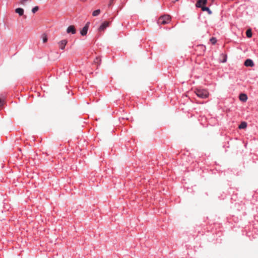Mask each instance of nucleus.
<instances>
[{"mask_svg":"<svg viewBox=\"0 0 258 258\" xmlns=\"http://www.w3.org/2000/svg\"><path fill=\"white\" fill-rule=\"evenodd\" d=\"M195 92L198 97L202 99H205L209 96L208 91L204 89L197 88L195 90Z\"/></svg>","mask_w":258,"mask_h":258,"instance_id":"nucleus-1","label":"nucleus"},{"mask_svg":"<svg viewBox=\"0 0 258 258\" xmlns=\"http://www.w3.org/2000/svg\"><path fill=\"white\" fill-rule=\"evenodd\" d=\"M170 20V17L169 15H164L160 18L159 21L161 24H166L169 23Z\"/></svg>","mask_w":258,"mask_h":258,"instance_id":"nucleus-2","label":"nucleus"},{"mask_svg":"<svg viewBox=\"0 0 258 258\" xmlns=\"http://www.w3.org/2000/svg\"><path fill=\"white\" fill-rule=\"evenodd\" d=\"M90 24V23L89 22H87L82 29L80 31V34L82 36H85L87 34Z\"/></svg>","mask_w":258,"mask_h":258,"instance_id":"nucleus-3","label":"nucleus"},{"mask_svg":"<svg viewBox=\"0 0 258 258\" xmlns=\"http://www.w3.org/2000/svg\"><path fill=\"white\" fill-rule=\"evenodd\" d=\"M207 3V0H198L196 7L197 8H202Z\"/></svg>","mask_w":258,"mask_h":258,"instance_id":"nucleus-4","label":"nucleus"},{"mask_svg":"<svg viewBox=\"0 0 258 258\" xmlns=\"http://www.w3.org/2000/svg\"><path fill=\"white\" fill-rule=\"evenodd\" d=\"M110 22L108 21H104L103 23H101L99 27V30L100 31H103L105 30L107 27H108L109 26Z\"/></svg>","mask_w":258,"mask_h":258,"instance_id":"nucleus-5","label":"nucleus"},{"mask_svg":"<svg viewBox=\"0 0 258 258\" xmlns=\"http://www.w3.org/2000/svg\"><path fill=\"white\" fill-rule=\"evenodd\" d=\"M244 64L246 67H252L254 66V63L253 60L250 58L246 59L244 63Z\"/></svg>","mask_w":258,"mask_h":258,"instance_id":"nucleus-6","label":"nucleus"},{"mask_svg":"<svg viewBox=\"0 0 258 258\" xmlns=\"http://www.w3.org/2000/svg\"><path fill=\"white\" fill-rule=\"evenodd\" d=\"M67 32L68 33H71L72 34H75L76 33V30L75 27L73 25L69 26L67 29Z\"/></svg>","mask_w":258,"mask_h":258,"instance_id":"nucleus-7","label":"nucleus"},{"mask_svg":"<svg viewBox=\"0 0 258 258\" xmlns=\"http://www.w3.org/2000/svg\"><path fill=\"white\" fill-rule=\"evenodd\" d=\"M67 40H62L58 42V44L59 46V48L61 50H63L65 48V46L67 43Z\"/></svg>","mask_w":258,"mask_h":258,"instance_id":"nucleus-8","label":"nucleus"},{"mask_svg":"<svg viewBox=\"0 0 258 258\" xmlns=\"http://www.w3.org/2000/svg\"><path fill=\"white\" fill-rule=\"evenodd\" d=\"M248 99L247 96L245 93H241L239 95V100L242 102H245Z\"/></svg>","mask_w":258,"mask_h":258,"instance_id":"nucleus-9","label":"nucleus"},{"mask_svg":"<svg viewBox=\"0 0 258 258\" xmlns=\"http://www.w3.org/2000/svg\"><path fill=\"white\" fill-rule=\"evenodd\" d=\"M15 12L19 14V16H22L24 14V9L21 8H18L15 9Z\"/></svg>","mask_w":258,"mask_h":258,"instance_id":"nucleus-10","label":"nucleus"},{"mask_svg":"<svg viewBox=\"0 0 258 258\" xmlns=\"http://www.w3.org/2000/svg\"><path fill=\"white\" fill-rule=\"evenodd\" d=\"M202 10L204 12H207L209 15L212 14V11L210 9V8L208 7L204 6L202 7Z\"/></svg>","mask_w":258,"mask_h":258,"instance_id":"nucleus-11","label":"nucleus"},{"mask_svg":"<svg viewBox=\"0 0 258 258\" xmlns=\"http://www.w3.org/2000/svg\"><path fill=\"white\" fill-rule=\"evenodd\" d=\"M247 124L245 121H242L238 126L239 129H244L247 127Z\"/></svg>","mask_w":258,"mask_h":258,"instance_id":"nucleus-12","label":"nucleus"},{"mask_svg":"<svg viewBox=\"0 0 258 258\" xmlns=\"http://www.w3.org/2000/svg\"><path fill=\"white\" fill-rule=\"evenodd\" d=\"M246 35L247 37H248V38L251 37H252L251 30L250 29L247 30L246 32Z\"/></svg>","mask_w":258,"mask_h":258,"instance_id":"nucleus-13","label":"nucleus"},{"mask_svg":"<svg viewBox=\"0 0 258 258\" xmlns=\"http://www.w3.org/2000/svg\"><path fill=\"white\" fill-rule=\"evenodd\" d=\"M100 13V9H97V10H96L93 11V12L92 13V15L93 16H97L98 15H99Z\"/></svg>","mask_w":258,"mask_h":258,"instance_id":"nucleus-14","label":"nucleus"},{"mask_svg":"<svg viewBox=\"0 0 258 258\" xmlns=\"http://www.w3.org/2000/svg\"><path fill=\"white\" fill-rule=\"evenodd\" d=\"M222 55L223 56L224 58H223V59L222 60H221V62L225 63L227 61V55L226 54H224L223 53H222Z\"/></svg>","mask_w":258,"mask_h":258,"instance_id":"nucleus-15","label":"nucleus"},{"mask_svg":"<svg viewBox=\"0 0 258 258\" xmlns=\"http://www.w3.org/2000/svg\"><path fill=\"white\" fill-rule=\"evenodd\" d=\"M210 41H211L212 44H215L217 42V39L215 37H212L210 39Z\"/></svg>","mask_w":258,"mask_h":258,"instance_id":"nucleus-16","label":"nucleus"},{"mask_svg":"<svg viewBox=\"0 0 258 258\" xmlns=\"http://www.w3.org/2000/svg\"><path fill=\"white\" fill-rule=\"evenodd\" d=\"M39 10V7L38 6H35L32 9V12L33 13H35Z\"/></svg>","mask_w":258,"mask_h":258,"instance_id":"nucleus-17","label":"nucleus"},{"mask_svg":"<svg viewBox=\"0 0 258 258\" xmlns=\"http://www.w3.org/2000/svg\"><path fill=\"white\" fill-rule=\"evenodd\" d=\"M47 40V38L46 37V36H45L43 37V42L44 43L46 42Z\"/></svg>","mask_w":258,"mask_h":258,"instance_id":"nucleus-18","label":"nucleus"},{"mask_svg":"<svg viewBox=\"0 0 258 258\" xmlns=\"http://www.w3.org/2000/svg\"><path fill=\"white\" fill-rule=\"evenodd\" d=\"M113 1H114V0H110L109 3L108 4L109 7H110L112 5Z\"/></svg>","mask_w":258,"mask_h":258,"instance_id":"nucleus-19","label":"nucleus"},{"mask_svg":"<svg viewBox=\"0 0 258 258\" xmlns=\"http://www.w3.org/2000/svg\"><path fill=\"white\" fill-rule=\"evenodd\" d=\"M4 104V101L0 99V107H2Z\"/></svg>","mask_w":258,"mask_h":258,"instance_id":"nucleus-20","label":"nucleus"},{"mask_svg":"<svg viewBox=\"0 0 258 258\" xmlns=\"http://www.w3.org/2000/svg\"><path fill=\"white\" fill-rule=\"evenodd\" d=\"M121 119H127L128 118H127L122 117Z\"/></svg>","mask_w":258,"mask_h":258,"instance_id":"nucleus-21","label":"nucleus"},{"mask_svg":"<svg viewBox=\"0 0 258 258\" xmlns=\"http://www.w3.org/2000/svg\"><path fill=\"white\" fill-rule=\"evenodd\" d=\"M55 169H58L59 168H58V167L56 166V167H55Z\"/></svg>","mask_w":258,"mask_h":258,"instance_id":"nucleus-22","label":"nucleus"},{"mask_svg":"<svg viewBox=\"0 0 258 258\" xmlns=\"http://www.w3.org/2000/svg\"><path fill=\"white\" fill-rule=\"evenodd\" d=\"M178 0H174L173 2L175 3V2H177Z\"/></svg>","mask_w":258,"mask_h":258,"instance_id":"nucleus-23","label":"nucleus"},{"mask_svg":"<svg viewBox=\"0 0 258 258\" xmlns=\"http://www.w3.org/2000/svg\"><path fill=\"white\" fill-rule=\"evenodd\" d=\"M98 58L96 57V60H98Z\"/></svg>","mask_w":258,"mask_h":258,"instance_id":"nucleus-24","label":"nucleus"}]
</instances>
